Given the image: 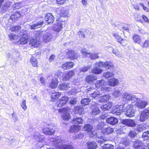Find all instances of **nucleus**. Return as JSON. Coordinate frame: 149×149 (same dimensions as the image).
I'll list each match as a JSON object with an SVG mask.
<instances>
[{"mask_svg": "<svg viewBox=\"0 0 149 149\" xmlns=\"http://www.w3.org/2000/svg\"><path fill=\"white\" fill-rule=\"evenodd\" d=\"M94 65L95 66H98V67L103 66L106 70L111 69L114 67L112 63L110 61H106L105 62L99 61L95 63Z\"/></svg>", "mask_w": 149, "mask_h": 149, "instance_id": "nucleus-1", "label": "nucleus"}, {"mask_svg": "<svg viewBox=\"0 0 149 149\" xmlns=\"http://www.w3.org/2000/svg\"><path fill=\"white\" fill-rule=\"evenodd\" d=\"M70 109L69 107H64L62 109H60L58 110L59 112H61L63 113L62 115V118L64 120H69L71 118L70 114L68 113L70 112Z\"/></svg>", "mask_w": 149, "mask_h": 149, "instance_id": "nucleus-2", "label": "nucleus"}, {"mask_svg": "<svg viewBox=\"0 0 149 149\" xmlns=\"http://www.w3.org/2000/svg\"><path fill=\"white\" fill-rule=\"evenodd\" d=\"M83 129L84 130L88 132L91 138L93 137L97 134V132L93 130V126L90 124H85L84 126Z\"/></svg>", "mask_w": 149, "mask_h": 149, "instance_id": "nucleus-3", "label": "nucleus"}, {"mask_svg": "<svg viewBox=\"0 0 149 149\" xmlns=\"http://www.w3.org/2000/svg\"><path fill=\"white\" fill-rule=\"evenodd\" d=\"M62 74V72L58 71L55 74V77L52 79V81L49 83V87L52 88H56L58 85V80L57 76L59 77Z\"/></svg>", "mask_w": 149, "mask_h": 149, "instance_id": "nucleus-4", "label": "nucleus"}, {"mask_svg": "<svg viewBox=\"0 0 149 149\" xmlns=\"http://www.w3.org/2000/svg\"><path fill=\"white\" fill-rule=\"evenodd\" d=\"M149 117V108L146 109L142 111L140 114L139 120L144 122L147 120Z\"/></svg>", "mask_w": 149, "mask_h": 149, "instance_id": "nucleus-5", "label": "nucleus"}, {"mask_svg": "<svg viewBox=\"0 0 149 149\" xmlns=\"http://www.w3.org/2000/svg\"><path fill=\"white\" fill-rule=\"evenodd\" d=\"M64 23V22L62 21L61 18L57 19L56 25L54 27L53 30L58 32H59L62 28V26Z\"/></svg>", "mask_w": 149, "mask_h": 149, "instance_id": "nucleus-6", "label": "nucleus"}, {"mask_svg": "<svg viewBox=\"0 0 149 149\" xmlns=\"http://www.w3.org/2000/svg\"><path fill=\"white\" fill-rule=\"evenodd\" d=\"M122 97L123 100L126 101L130 100L135 101L136 99L135 96L131 95L127 92L123 93Z\"/></svg>", "mask_w": 149, "mask_h": 149, "instance_id": "nucleus-7", "label": "nucleus"}, {"mask_svg": "<svg viewBox=\"0 0 149 149\" xmlns=\"http://www.w3.org/2000/svg\"><path fill=\"white\" fill-rule=\"evenodd\" d=\"M125 105H124V107L122 105H117L113 108L112 113L117 115H119L123 112V110L125 111Z\"/></svg>", "mask_w": 149, "mask_h": 149, "instance_id": "nucleus-8", "label": "nucleus"}, {"mask_svg": "<svg viewBox=\"0 0 149 149\" xmlns=\"http://www.w3.org/2000/svg\"><path fill=\"white\" fill-rule=\"evenodd\" d=\"M113 36L116 39L117 42L120 43L123 46H125L127 44V40L121 38V37L116 33L113 34Z\"/></svg>", "mask_w": 149, "mask_h": 149, "instance_id": "nucleus-9", "label": "nucleus"}, {"mask_svg": "<svg viewBox=\"0 0 149 149\" xmlns=\"http://www.w3.org/2000/svg\"><path fill=\"white\" fill-rule=\"evenodd\" d=\"M125 112L126 113L127 116L131 117L134 116V112L132 108L130 105L125 104Z\"/></svg>", "mask_w": 149, "mask_h": 149, "instance_id": "nucleus-10", "label": "nucleus"}, {"mask_svg": "<svg viewBox=\"0 0 149 149\" xmlns=\"http://www.w3.org/2000/svg\"><path fill=\"white\" fill-rule=\"evenodd\" d=\"M136 105L139 109H142L145 108L148 104V102L145 101L141 100L139 98H136Z\"/></svg>", "mask_w": 149, "mask_h": 149, "instance_id": "nucleus-11", "label": "nucleus"}, {"mask_svg": "<svg viewBox=\"0 0 149 149\" xmlns=\"http://www.w3.org/2000/svg\"><path fill=\"white\" fill-rule=\"evenodd\" d=\"M133 147L134 149H145V148L142 142L139 140L134 142Z\"/></svg>", "mask_w": 149, "mask_h": 149, "instance_id": "nucleus-12", "label": "nucleus"}, {"mask_svg": "<svg viewBox=\"0 0 149 149\" xmlns=\"http://www.w3.org/2000/svg\"><path fill=\"white\" fill-rule=\"evenodd\" d=\"M47 126L46 128L43 129V133L46 135H51L54 134V130L52 128L50 127L49 125H47Z\"/></svg>", "mask_w": 149, "mask_h": 149, "instance_id": "nucleus-13", "label": "nucleus"}, {"mask_svg": "<svg viewBox=\"0 0 149 149\" xmlns=\"http://www.w3.org/2000/svg\"><path fill=\"white\" fill-rule=\"evenodd\" d=\"M79 54L75 53L72 50H70L67 52V57L70 59H76L79 56Z\"/></svg>", "mask_w": 149, "mask_h": 149, "instance_id": "nucleus-14", "label": "nucleus"}, {"mask_svg": "<svg viewBox=\"0 0 149 149\" xmlns=\"http://www.w3.org/2000/svg\"><path fill=\"white\" fill-rule=\"evenodd\" d=\"M69 100V98L66 96L61 98L59 100V103L57 104V107H61L64 106Z\"/></svg>", "mask_w": 149, "mask_h": 149, "instance_id": "nucleus-15", "label": "nucleus"}, {"mask_svg": "<svg viewBox=\"0 0 149 149\" xmlns=\"http://www.w3.org/2000/svg\"><path fill=\"white\" fill-rule=\"evenodd\" d=\"M45 20L49 24H51L54 22V18L51 13H48L45 16Z\"/></svg>", "mask_w": 149, "mask_h": 149, "instance_id": "nucleus-16", "label": "nucleus"}, {"mask_svg": "<svg viewBox=\"0 0 149 149\" xmlns=\"http://www.w3.org/2000/svg\"><path fill=\"white\" fill-rule=\"evenodd\" d=\"M74 71H71L66 74H63L62 73V74L61 75H63L62 77L63 79L64 80L66 81L69 80L74 75Z\"/></svg>", "mask_w": 149, "mask_h": 149, "instance_id": "nucleus-17", "label": "nucleus"}, {"mask_svg": "<svg viewBox=\"0 0 149 149\" xmlns=\"http://www.w3.org/2000/svg\"><path fill=\"white\" fill-rule=\"evenodd\" d=\"M98 104H97L95 103L94 104H93L91 106V107L93 108V109L92 111V114L93 115H97L98 114L100 111L99 109Z\"/></svg>", "mask_w": 149, "mask_h": 149, "instance_id": "nucleus-18", "label": "nucleus"}, {"mask_svg": "<svg viewBox=\"0 0 149 149\" xmlns=\"http://www.w3.org/2000/svg\"><path fill=\"white\" fill-rule=\"evenodd\" d=\"M106 122L111 125H114L117 123L118 119L114 117H111L106 119Z\"/></svg>", "mask_w": 149, "mask_h": 149, "instance_id": "nucleus-19", "label": "nucleus"}, {"mask_svg": "<svg viewBox=\"0 0 149 149\" xmlns=\"http://www.w3.org/2000/svg\"><path fill=\"white\" fill-rule=\"evenodd\" d=\"M52 38V36L50 33L47 32L43 33V41L45 42H48Z\"/></svg>", "mask_w": 149, "mask_h": 149, "instance_id": "nucleus-20", "label": "nucleus"}, {"mask_svg": "<svg viewBox=\"0 0 149 149\" xmlns=\"http://www.w3.org/2000/svg\"><path fill=\"white\" fill-rule=\"evenodd\" d=\"M103 94V92L100 90H97L91 95V96L93 98L97 99L100 97V95Z\"/></svg>", "mask_w": 149, "mask_h": 149, "instance_id": "nucleus-21", "label": "nucleus"}, {"mask_svg": "<svg viewBox=\"0 0 149 149\" xmlns=\"http://www.w3.org/2000/svg\"><path fill=\"white\" fill-rule=\"evenodd\" d=\"M72 85L69 83H65L61 84L59 86V89L63 91H66L71 88Z\"/></svg>", "mask_w": 149, "mask_h": 149, "instance_id": "nucleus-22", "label": "nucleus"}, {"mask_svg": "<svg viewBox=\"0 0 149 149\" xmlns=\"http://www.w3.org/2000/svg\"><path fill=\"white\" fill-rule=\"evenodd\" d=\"M106 82L103 79H101L100 80H98L95 84V86L96 87L98 88H100L102 90L104 85H106Z\"/></svg>", "mask_w": 149, "mask_h": 149, "instance_id": "nucleus-23", "label": "nucleus"}, {"mask_svg": "<svg viewBox=\"0 0 149 149\" xmlns=\"http://www.w3.org/2000/svg\"><path fill=\"white\" fill-rule=\"evenodd\" d=\"M118 83V80L117 79L114 78L110 79L108 81V85L112 87L116 86Z\"/></svg>", "mask_w": 149, "mask_h": 149, "instance_id": "nucleus-24", "label": "nucleus"}, {"mask_svg": "<svg viewBox=\"0 0 149 149\" xmlns=\"http://www.w3.org/2000/svg\"><path fill=\"white\" fill-rule=\"evenodd\" d=\"M44 24V22L42 21H38L36 23L33 24L31 25L30 29H31L34 30L40 27V26Z\"/></svg>", "mask_w": 149, "mask_h": 149, "instance_id": "nucleus-25", "label": "nucleus"}, {"mask_svg": "<svg viewBox=\"0 0 149 149\" xmlns=\"http://www.w3.org/2000/svg\"><path fill=\"white\" fill-rule=\"evenodd\" d=\"M84 109L81 106H76L74 109V111L75 114H79V115L83 114Z\"/></svg>", "mask_w": 149, "mask_h": 149, "instance_id": "nucleus-26", "label": "nucleus"}, {"mask_svg": "<svg viewBox=\"0 0 149 149\" xmlns=\"http://www.w3.org/2000/svg\"><path fill=\"white\" fill-rule=\"evenodd\" d=\"M87 144L88 149H96L97 147L96 143L94 141H88Z\"/></svg>", "mask_w": 149, "mask_h": 149, "instance_id": "nucleus-27", "label": "nucleus"}, {"mask_svg": "<svg viewBox=\"0 0 149 149\" xmlns=\"http://www.w3.org/2000/svg\"><path fill=\"white\" fill-rule=\"evenodd\" d=\"M80 130V127L79 125H72L70 126L69 132L70 133L78 132Z\"/></svg>", "mask_w": 149, "mask_h": 149, "instance_id": "nucleus-28", "label": "nucleus"}, {"mask_svg": "<svg viewBox=\"0 0 149 149\" xmlns=\"http://www.w3.org/2000/svg\"><path fill=\"white\" fill-rule=\"evenodd\" d=\"M28 37L26 35L24 34L19 39L18 41V42L19 44H24L27 43Z\"/></svg>", "mask_w": 149, "mask_h": 149, "instance_id": "nucleus-29", "label": "nucleus"}, {"mask_svg": "<svg viewBox=\"0 0 149 149\" xmlns=\"http://www.w3.org/2000/svg\"><path fill=\"white\" fill-rule=\"evenodd\" d=\"M97 77L93 75H90L87 76L86 78V81L88 83H91L95 80L97 79Z\"/></svg>", "mask_w": 149, "mask_h": 149, "instance_id": "nucleus-30", "label": "nucleus"}, {"mask_svg": "<svg viewBox=\"0 0 149 149\" xmlns=\"http://www.w3.org/2000/svg\"><path fill=\"white\" fill-rule=\"evenodd\" d=\"M30 44H31V46L34 47H37L40 45V43L39 41L37 39L31 38L30 40Z\"/></svg>", "mask_w": 149, "mask_h": 149, "instance_id": "nucleus-31", "label": "nucleus"}, {"mask_svg": "<svg viewBox=\"0 0 149 149\" xmlns=\"http://www.w3.org/2000/svg\"><path fill=\"white\" fill-rule=\"evenodd\" d=\"M124 122L126 125L129 127H134L136 125L135 121L132 120H126L124 121Z\"/></svg>", "mask_w": 149, "mask_h": 149, "instance_id": "nucleus-32", "label": "nucleus"}, {"mask_svg": "<svg viewBox=\"0 0 149 149\" xmlns=\"http://www.w3.org/2000/svg\"><path fill=\"white\" fill-rule=\"evenodd\" d=\"M57 146L58 147L56 148V149H74L73 147L71 145L64 144L58 146L57 145Z\"/></svg>", "mask_w": 149, "mask_h": 149, "instance_id": "nucleus-33", "label": "nucleus"}, {"mask_svg": "<svg viewBox=\"0 0 149 149\" xmlns=\"http://www.w3.org/2000/svg\"><path fill=\"white\" fill-rule=\"evenodd\" d=\"M62 141V140L58 137H56L55 138H52L50 139V143L52 144H56L59 143Z\"/></svg>", "mask_w": 149, "mask_h": 149, "instance_id": "nucleus-34", "label": "nucleus"}, {"mask_svg": "<svg viewBox=\"0 0 149 149\" xmlns=\"http://www.w3.org/2000/svg\"><path fill=\"white\" fill-rule=\"evenodd\" d=\"M94 66L95 67V68L92 69L91 72L95 74H99L101 73L102 72V69L99 68L98 66H95L94 64Z\"/></svg>", "mask_w": 149, "mask_h": 149, "instance_id": "nucleus-35", "label": "nucleus"}, {"mask_svg": "<svg viewBox=\"0 0 149 149\" xmlns=\"http://www.w3.org/2000/svg\"><path fill=\"white\" fill-rule=\"evenodd\" d=\"M112 105V102H109L107 104L102 106L101 107V108L103 111H105L109 109L111 107Z\"/></svg>", "mask_w": 149, "mask_h": 149, "instance_id": "nucleus-36", "label": "nucleus"}, {"mask_svg": "<svg viewBox=\"0 0 149 149\" xmlns=\"http://www.w3.org/2000/svg\"><path fill=\"white\" fill-rule=\"evenodd\" d=\"M122 93L120 91L118 88L115 89L112 93L113 96L115 98L120 96Z\"/></svg>", "mask_w": 149, "mask_h": 149, "instance_id": "nucleus-37", "label": "nucleus"}, {"mask_svg": "<svg viewBox=\"0 0 149 149\" xmlns=\"http://www.w3.org/2000/svg\"><path fill=\"white\" fill-rule=\"evenodd\" d=\"M114 74L112 72L108 71L104 72L103 74V76L105 78L108 79L110 77H113Z\"/></svg>", "mask_w": 149, "mask_h": 149, "instance_id": "nucleus-38", "label": "nucleus"}, {"mask_svg": "<svg viewBox=\"0 0 149 149\" xmlns=\"http://www.w3.org/2000/svg\"><path fill=\"white\" fill-rule=\"evenodd\" d=\"M113 128L110 127H107L105 129H103L102 131V132L104 134H109L113 132Z\"/></svg>", "mask_w": 149, "mask_h": 149, "instance_id": "nucleus-39", "label": "nucleus"}, {"mask_svg": "<svg viewBox=\"0 0 149 149\" xmlns=\"http://www.w3.org/2000/svg\"><path fill=\"white\" fill-rule=\"evenodd\" d=\"M61 94L60 93L56 92L52 93L51 95L52 100L54 101L55 99L58 98L61 95Z\"/></svg>", "mask_w": 149, "mask_h": 149, "instance_id": "nucleus-40", "label": "nucleus"}, {"mask_svg": "<svg viewBox=\"0 0 149 149\" xmlns=\"http://www.w3.org/2000/svg\"><path fill=\"white\" fill-rule=\"evenodd\" d=\"M72 122L74 124H80L83 123V120L81 118L76 117L75 118H74L73 119Z\"/></svg>", "mask_w": 149, "mask_h": 149, "instance_id": "nucleus-41", "label": "nucleus"}, {"mask_svg": "<svg viewBox=\"0 0 149 149\" xmlns=\"http://www.w3.org/2000/svg\"><path fill=\"white\" fill-rule=\"evenodd\" d=\"M87 49L85 48H83L81 50V52L82 54V56L84 57H88L89 54H90V52L88 53Z\"/></svg>", "mask_w": 149, "mask_h": 149, "instance_id": "nucleus-42", "label": "nucleus"}, {"mask_svg": "<svg viewBox=\"0 0 149 149\" xmlns=\"http://www.w3.org/2000/svg\"><path fill=\"white\" fill-rule=\"evenodd\" d=\"M110 86L108 85V84L107 85L106 84V85H104V86L103 87V88L101 91H102L103 93L104 91H105L106 92L111 91L112 90V88Z\"/></svg>", "mask_w": 149, "mask_h": 149, "instance_id": "nucleus-43", "label": "nucleus"}, {"mask_svg": "<svg viewBox=\"0 0 149 149\" xmlns=\"http://www.w3.org/2000/svg\"><path fill=\"white\" fill-rule=\"evenodd\" d=\"M91 99L89 98H84L81 101V103L82 105H88L91 101Z\"/></svg>", "mask_w": 149, "mask_h": 149, "instance_id": "nucleus-44", "label": "nucleus"}, {"mask_svg": "<svg viewBox=\"0 0 149 149\" xmlns=\"http://www.w3.org/2000/svg\"><path fill=\"white\" fill-rule=\"evenodd\" d=\"M133 39L135 42L140 44L141 43V38L138 35H135L133 37Z\"/></svg>", "mask_w": 149, "mask_h": 149, "instance_id": "nucleus-45", "label": "nucleus"}, {"mask_svg": "<svg viewBox=\"0 0 149 149\" xmlns=\"http://www.w3.org/2000/svg\"><path fill=\"white\" fill-rule=\"evenodd\" d=\"M9 7L8 4V3H5L4 5L1 8V12L2 13H4L7 11L8 9V7Z\"/></svg>", "mask_w": 149, "mask_h": 149, "instance_id": "nucleus-46", "label": "nucleus"}, {"mask_svg": "<svg viewBox=\"0 0 149 149\" xmlns=\"http://www.w3.org/2000/svg\"><path fill=\"white\" fill-rule=\"evenodd\" d=\"M88 57H90L91 59L92 60H95L98 58L99 57L98 53L91 54V53L89 55Z\"/></svg>", "mask_w": 149, "mask_h": 149, "instance_id": "nucleus-47", "label": "nucleus"}, {"mask_svg": "<svg viewBox=\"0 0 149 149\" xmlns=\"http://www.w3.org/2000/svg\"><path fill=\"white\" fill-rule=\"evenodd\" d=\"M32 65L34 67H36L37 66V64L38 63L37 60L35 58L32 57L30 59Z\"/></svg>", "mask_w": 149, "mask_h": 149, "instance_id": "nucleus-48", "label": "nucleus"}, {"mask_svg": "<svg viewBox=\"0 0 149 149\" xmlns=\"http://www.w3.org/2000/svg\"><path fill=\"white\" fill-rule=\"evenodd\" d=\"M12 117L11 120L14 122L18 121H19V119L17 117L16 113H13L12 115Z\"/></svg>", "mask_w": 149, "mask_h": 149, "instance_id": "nucleus-49", "label": "nucleus"}, {"mask_svg": "<svg viewBox=\"0 0 149 149\" xmlns=\"http://www.w3.org/2000/svg\"><path fill=\"white\" fill-rule=\"evenodd\" d=\"M110 98L109 96V95H103L100 99V102H107L108 101Z\"/></svg>", "mask_w": 149, "mask_h": 149, "instance_id": "nucleus-50", "label": "nucleus"}, {"mask_svg": "<svg viewBox=\"0 0 149 149\" xmlns=\"http://www.w3.org/2000/svg\"><path fill=\"white\" fill-rule=\"evenodd\" d=\"M102 148L103 149H113V146L109 144H106L102 146Z\"/></svg>", "mask_w": 149, "mask_h": 149, "instance_id": "nucleus-51", "label": "nucleus"}, {"mask_svg": "<svg viewBox=\"0 0 149 149\" xmlns=\"http://www.w3.org/2000/svg\"><path fill=\"white\" fill-rule=\"evenodd\" d=\"M145 128V127L142 125H140L137 127L136 131L138 132L142 131Z\"/></svg>", "mask_w": 149, "mask_h": 149, "instance_id": "nucleus-52", "label": "nucleus"}, {"mask_svg": "<svg viewBox=\"0 0 149 149\" xmlns=\"http://www.w3.org/2000/svg\"><path fill=\"white\" fill-rule=\"evenodd\" d=\"M112 52L115 54L116 56H120L121 54L120 52L117 49H112Z\"/></svg>", "mask_w": 149, "mask_h": 149, "instance_id": "nucleus-53", "label": "nucleus"}, {"mask_svg": "<svg viewBox=\"0 0 149 149\" xmlns=\"http://www.w3.org/2000/svg\"><path fill=\"white\" fill-rule=\"evenodd\" d=\"M87 31H88L86 30L84 31H83L82 32L81 31H80L78 33V34L79 36L80 37L82 38H84L85 37V32H87Z\"/></svg>", "mask_w": 149, "mask_h": 149, "instance_id": "nucleus-54", "label": "nucleus"}, {"mask_svg": "<svg viewBox=\"0 0 149 149\" xmlns=\"http://www.w3.org/2000/svg\"><path fill=\"white\" fill-rule=\"evenodd\" d=\"M21 28V27L19 26H13L11 28V30L12 31H15L20 30Z\"/></svg>", "mask_w": 149, "mask_h": 149, "instance_id": "nucleus-55", "label": "nucleus"}, {"mask_svg": "<svg viewBox=\"0 0 149 149\" xmlns=\"http://www.w3.org/2000/svg\"><path fill=\"white\" fill-rule=\"evenodd\" d=\"M100 134V133H97V134L95 136H97V137L98 138H100L101 139L100 140H99L97 141V142L100 143H102L104 141H105V140H104V139L103 138V137L102 136H99L98 134Z\"/></svg>", "mask_w": 149, "mask_h": 149, "instance_id": "nucleus-56", "label": "nucleus"}, {"mask_svg": "<svg viewBox=\"0 0 149 149\" xmlns=\"http://www.w3.org/2000/svg\"><path fill=\"white\" fill-rule=\"evenodd\" d=\"M91 68V66H88L86 67H84L81 68L80 71L81 72H85L87 71L88 70L90 69Z\"/></svg>", "mask_w": 149, "mask_h": 149, "instance_id": "nucleus-57", "label": "nucleus"}, {"mask_svg": "<svg viewBox=\"0 0 149 149\" xmlns=\"http://www.w3.org/2000/svg\"><path fill=\"white\" fill-rule=\"evenodd\" d=\"M77 100L76 97L72 98L70 99L69 103L71 104H74L77 102Z\"/></svg>", "mask_w": 149, "mask_h": 149, "instance_id": "nucleus-58", "label": "nucleus"}, {"mask_svg": "<svg viewBox=\"0 0 149 149\" xmlns=\"http://www.w3.org/2000/svg\"><path fill=\"white\" fill-rule=\"evenodd\" d=\"M18 38V36L16 35L11 34L10 36V38L11 40H17Z\"/></svg>", "mask_w": 149, "mask_h": 149, "instance_id": "nucleus-59", "label": "nucleus"}, {"mask_svg": "<svg viewBox=\"0 0 149 149\" xmlns=\"http://www.w3.org/2000/svg\"><path fill=\"white\" fill-rule=\"evenodd\" d=\"M142 137L144 138H146L148 139L149 138V131H147L143 133Z\"/></svg>", "mask_w": 149, "mask_h": 149, "instance_id": "nucleus-60", "label": "nucleus"}, {"mask_svg": "<svg viewBox=\"0 0 149 149\" xmlns=\"http://www.w3.org/2000/svg\"><path fill=\"white\" fill-rule=\"evenodd\" d=\"M136 135V133L134 131H131L129 134V136L132 138H134Z\"/></svg>", "mask_w": 149, "mask_h": 149, "instance_id": "nucleus-61", "label": "nucleus"}, {"mask_svg": "<svg viewBox=\"0 0 149 149\" xmlns=\"http://www.w3.org/2000/svg\"><path fill=\"white\" fill-rule=\"evenodd\" d=\"M26 101L24 100L23 101L21 105L22 107L24 110H25L27 109V106L26 105Z\"/></svg>", "mask_w": 149, "mask_h": 149, "instance_id": "nucleus-62", "label": "nucleus"}, {"mask_svg": "<svg viewBox=\"0 0 149 149\" xmlns=\"http://www.w3.org/2000/svg\"><path fill=\"white\" fill-rule=\"evenodd\" d=\"M13 13L16 20L18 19L19 17H20L21 15L19 12H17Z\"/></svg>", "mask_w": 149, "mask_h": 149, "instance_id": "nucleus-63", "label": "nucleus"}, {"mask_svg": "<svg viewBox=\"0 0 149 149\" xmlns=\"http://www.w3.org/2000/svg\"><path fill=\"white\" fill-rule=\"evenodd\" d=\"M149 47V40H146L143 43V47Z\"/></svg>", "mask_w": 149, "mask_h": 149, "instance_id": "nucleus-64", "label": "nucleus"}]
</instances>
